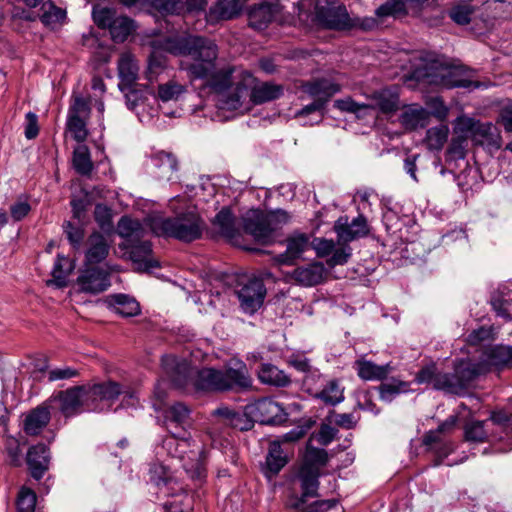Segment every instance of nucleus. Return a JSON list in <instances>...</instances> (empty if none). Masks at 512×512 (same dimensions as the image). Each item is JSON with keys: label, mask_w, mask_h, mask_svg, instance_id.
<instances>
[{"label": "nucleus", "mask_w": 512, "mask_h": 512, "mask_svg": "<svg viewBox=\"0 0 512 512\" xmlns=\"http://www.w3.org/2000/svg\"><path fill=\"white\" fill-rule=\"evenodd\" d=\"M164 49L174 55H182L180 68L191 80L205 79L218 94L222 110L248 111L251 104H262L279 98L283 88L269 82L256 83L249 72H242L237 81L231 71L217 67V46L209 39L185 35L165 40Z\"/></svg>", "instance_id": "f257e3e1"}, {"label": "nucleus", "mask_w": 512, "mask_h": 512, "mask_svg": "<svg viewBox=\"0 0 512 512\" xmlns=\"http://www.w3.org/2000/svg\"><path fill=\"white\" fill-rule=\"evenodd\" d=\"M134 213L141 211L143 218L136 215L130 218V262L137 272H150L159 268L154 257L149 232L158 237L174 238L182 242H192L202 236L205 223L194 211L179 213L173 217L151 214L152 203L139 199L134 203Z\"/></svg>", "instance_id": "f03ea898"}, {"label": "nucleus", "mask_w": 512, "mask_h": 512, "mask_svg": "<svg viewBox=\"0 0 512 512\" xmlns=\"http://www.w3.org/2000/svg\"><path fill=\"white\" fill-rule=\"evenodd\" d=\"M161 363L167 379L178 388H186L190 383L195 390L204 392L242 391L252 387L249 371L242 361L225 370L211 367L194 370L186 359L175 355L163 356Z\"/></svg>", "instance_id": "7ed1b4c3"}, {"label": "nucleus", "mask_w": 512, "mask_h": 512, "mask_svg": "<svg viewBox=\"0 0 512 512\" xmlns=\"http://www.w3.org/2000/svg\"><path fill=\"white\" fill-rule=\"evenodd\" d=\"M413 77L418 81L447 89L461 87L474 90L484 86L475 79L472 70L449 65L437 58L425 59V64L414 70Z\"/></svg>", "instance_id": "20e7f679"}, {"label": "nucleus", "mask_w": 512, "mask_h": 512, "mask_svg": "<svg viewBox=\"0 0 512 512\" xmlns=\"http://www.w3.org/2000/svg\"><path fill=\"white\" fill-rule=\"evenodd\" d=\"M371 103H358L350 96L334 101V107L341 112L351 113L358 119L373 117L377 108L384 114L393 113L398 110L400 97L397 86L384 87L374 91L367 97Z\"/></svg>", "instance_id": "39448f33"}, {"label": "nucleus", "mask_w": 512, "mask_h": 512, "mask_svg": "<svg viewBox=\"0 0 512 512\" xmlns=\"http://www.w3.org/2000/svg\"><path fill=\"white\" fill-rule=\"evenodd\" d=\"M289 221V215L283 210L269 214L259 211H250L243 219V228L255 240L266 244L271 241L273 233Z\"/></svg>", "instance_id": "423d86ee"}, {"label": "nucleus", "mask_w": 512, "mask_h": 512, "mask_svg": "<svg viewBox=\"0 0 512 512\" xmlns=\"http://www.w3.org/2000/svg\"><path fill=\"white\" fill-rule=\"evenodd\" d=\"M303 92L313 98V102L305 106L297 116L312 114L315 121L304 123V125L318 124L319 119L322 117L321 109L323 105L337 92L341 90L339 84L332 82L328 79H319L308 82L302 85Z\"/></svg>", "instance_id": "0eeeda50"}, {"label": "nucleus", "mask_w": 512, "mask_h": 512, "mask_svg": "<svg viewBox=\"0 0 512 512\" xmlns=\"http://www.w3.org/2000/svg\"><path fill=\"white\" fill-rule=\"evenodd\" d=\"M48 403L51 408L59 410L65 417L91 411L86 385L59 391L50 397Z\"/></svg>", "instance_id": "6e6552de"}, {"label": "nucleus", "mask_w": 512, "mask_h": 512, "mask_svg": "<svg viewBox=\"0 0 512 512\" xmlns=\"http://www.w3.org/2000/svg\"><path fill=\"white\" fill-rule=\"evenodd\" d=\"M93 20L99 28H108L115 43H123L128 39V17L119 15L114 8H94Z\"/></svg>", "instance_id": "1a4fd4ad"}, {"label": "nucleus", "mask_w": 512, "mask_h": 512, "mask_svg": "<svg viewBox=\"0 0 512 512\" xmlns=\"http://www.w3.org/2000/svg\"><path fill=\"white\" fill-rule=\"evenodd\" d=\"M315 16L320 24L330 29L342 30L352 26L346 7L327 0L315 1Z\"/></svg>", "instance_id": "9d476101"}, {"label": "nucleus", "mask_w": 512, "mask_h": 512, "mask_svg": "<svg viewBox=\"0 0 512 512\" xmlns=\"http://www.w3.org/2000/svg\"><path fill=\"white\" fill-rule=\"evenodd\" d=\"M86 388L90 410L99 412L108 409L122 393L121 385L114 381L86 385Z\"/></svg>", "instance_id": "9b49d317"}, {"label": "nucleus", "mask_w": 512, "mask_h": 512, "mask_svg": "<svg viewBox=\"0 0 512 512\" xmlns=\"http://www.w3.org/2000/svg\"><path fill=\"white\" fill-rule=\"evenodd\" d=\"M77 284L84 293H101L110 286L109 273L102 267L85 265L77 278Z\"/></svg>", "instance_id": "f8f14e48"}, {"label": "nucleus", "mask_w": 512, "mask_h": 512, "mask_svg": "<svg viewBox=\"0 0 512 512\" xmlns=\"http://www.w3.org/2000/svg\"><path fill=\"white\" fill-rule=\"evenodd\" d=\"M266 295V288L261 279H249L237 291L241 308L244 312L253 314L263 304Z\"/></svg>", "instance_id": "ddd939ff"}, {"label": "nucleus", "mask_w": 512, "mask_h": 512, "mask_svg": "<svg viewBox=\"0 0 512 512\" xmlns=\"http://www.w3.org/2000/svg\"><path fill=\"white\" fill-rule=\"evenodd\" d=\"M334 231L338 240L349 243L355 239L365 237L369 234V226L364 215L360 214L350 223L348 217H340L334 224Z\"/></svg>", "instance_id": "4468645a"}, {"label": "nucleus", "mask_w": 512, "mask_h": 512, "mask_svg": "<svg viewBox=\"0 0 512 512\" xmlns=\"http://www.w3.org/2000/svg\"><path fill=\"white\" fill-rule=\"evenodd\" d=\"M250 414L263 424H276L285 419L284 409L270 398H261L249 406Z\"/></svg>", "instance_id": "2eb2a0df"}, {"label": "nucleus", "mask_w": 512, "mask_h": 512, "mask_svg": "<svg viewBox=\"0 0 512 512\" xmlns=\"http://www.w3.org/2000/svg\"><path fill=\"white\" fill-rule=\"evenodd\" d=\"M297 477L300 481L302 494L300 497L295 496L288 501V506L294 509L305 504L308 498L318 495L320 471L300 467Z\"/></svg>", "instance_id": "dca6fc26"}, {"label": "nucleus", "mask_w": 512, "mask_h": 512, "mask_svg": "<svg viewBox=\"0 0 512 512\" xmlns=\"http://www.w3.org/2000/svg\"><path fill=\"white\" fill-rule=\"evenodd\" d=\"M281 9V5L277 2H263L255 5L248 13L249 25L256 30H263L269 23L278 20Z\"/></svg>", "instance_id": "f3484780"}, {"label": "nucleus", "mask_w": 512, "mask_h": 512, "mask_svg": "<svg viewBox=\"0 0 512 512\" xmlns=\"http://www.w3.org/2000/svg\"><path fill=\"white\" fill-rule=\"evenodd\" d=\"M482 360L487 364V372L512 368V346L494 345L486 347L481 353Z\"/></svg>", "instance_id": "a211bd4d"}, {"label": "nucleus", "mask_w": 512, "mask_h": 512, "mask_svg": "<svg viewBox=\"0 0 512 512\" xmlns=\"http://www.w3.org/2000/svg\"><path fill=\"white\" fill-rule=\"evenodd\" d=\"M286 251L277 255L275 261L282 265H292L309 247V237L297 233L286 239Z\"/></svg>", "instance_id": "6ab92c4d"}, {"label": "nucleus", "mask_w": 512, "mask_h": 512, "mask_svg": "<svg viewBox=\"0 0 512 512\" xmlns=\"http://www.w3.org/2000/svg\"><path fill=\"white\" fill-rule=\"evenodd\" d=\"M326 275V268L321 262H313L297 267L292 272V278L302 286H315L321 283Z\"/></svg>", "instance_id": "aec40b11"}, {"label": "nucleus", "mask_w": 512, "mask_h": 512, "mask_svg": "<svg viewBox=\"0 0 512 512\" xmlns=\"http://www.w3.org/2000/svg\"><path fill=\"white\" fill-rule=\"evenodd\" d=\"M151 161L156 169L154 174L159 179L169 181L179 169L178 160L171 152L164 150L156 151L151 155Z\"/></svg>", "instance_id": "412c9836"}, {"label": "nucleus", "mask_w": 512, "mask_h": 512, "mask_svg": "<svg viewBox=\"0 0 512 512\" xmlns=\"http://www.w3.org/2000/svg\"><path fill=\"white\" fill-rule=\"evenodd\" d=\"M27 464L31 476L36 480L41 479L49 464V450L47 446L44 444L32 446L27 453Z\"/></svg>", "instance_id": "4be33fe9"}, {"label": "nucleus", "mask_w": 512, "mask_h": 512, "mask_svg": "<svg viewBox=\"0 0 512 512\" xmlns=\"http://www.w3.org/2000/svg\"><path fill=\"white\" fill-rule=\"evenodd\" d=\"M353 367L359 378L365 381L384 380L392 371V367L389 363L377 365L364 358L357 359Z\"/></svg>", "instance_id": "5701e85b"}, {"label": "nucleus", "mask_w": 512, "mask_h": 512, "mask_svg": "<svg viewBox=\"0 0 512 512\" xmlns=\"http://www.w3.org/2000/svg\"><path fill=\"white\" fill-rule=\"evenodd\" d=\"M217 232L227 240L234 242L240 236V229L236 225V219L231 210L222 208L212 222Z\"/></svg>", "instance_id": "b1692460"}, {"label": "nucleus", "mask_w": 512, "mask_h": 512, "mask_svg": "<svg viewBox=\"0 0 512 512\" xmlns=\"http://www.w3.org/2000/svg\"><path fill=\"white\" fill-rule=\"evenodd\" d=\"M454 367L465 389L477 377L487 373V364L483 362L482 357L477 362L471 359L457 360L454 363Z\"/></svg>", "instance_id": "393cba45"}, {"label": "nucleus", "mask_w": 512, "mask_h": 512, "mask_svg": "<svg viewBox=\"0 0 512 512\" xmlns=\"http://www.w3.org/2000/svg\"><path fill=\"white\" fill-rule=\"evenodd\" d=\"M89 115L88 101L82 96H75L68 111L66 128H85Z\"/></svg>", "instance_id": "a878e982"}, {"label": "nucleus", "mask_w": 512, "mask_h": 512, "mask_svg": "<svg viewBox=\"0 0 512 512\" xmlns=\"http://www.w3.org/2000/svg\"><path fill=\"white\" fill-rule=\"evenodd\" d=\"M430 112L419 104H410L403 107L399 117L400 123L405 128H423L428 124Z\"/></svg>", "instance_id": "bb28decb"}, {"label": "nucleus", "mask_w": 512, "mask_h": 512, "mask_svg": "<svg viewBox=\"0 0 512 512\" xmlns=\"http://www.w3.org/2000/svg\"><path fill=\"white\" fill-rule=\"evenodd\" d=\"M257 376L261 383L274 387H287L291 383L289 375L270 363L261 364Z\"/></svg>", "instance_id": "cd10ccee"}, {"label": "nucleus", "mask_w": 512, "mask_h": 512, "mask_svg": "<svg viewBox=\"0 0 512 512\" xmlns=\"http://www.w3.org/2000/svg\"><path fill=\"white\" fill-rule=\"evenodd\" d=\"M51 418L48 406H38L25 418L24 431L28 435H38L47 426Z\"/></svg>", "instance_id": "c85d7f7f"}, {"label": "nucleus", "mask_w": 512, "mask_h": 512, "mask_svg": "<svg viewBox=\"0 0 512 512\" xmlns=\"http://www.w3.org/2000/svg\"><path fill=\"white\" fill-rule=\"evenodd\" d=\"M108 250L109 246L105 237L100 233H93L88 238L85 265L93 266V264L101 262L108 255Z\"/></svg>", "instance_id": "c756f323"}, {"label": "nucleus", "mask_w": 512, "mask_h": 512, "mask_svg": "<svg viewBox=\"0 0 512 512\" xmlns=\"http://www.w3.org/2000/svg\"><path fill=\"white\" fill-rule=\"evenodd\" d=\"M245 2L246 0H218L211 7L209 18L212 21L232 19L240 13Z\"/></svg>", "instance_id": "7c9ffc66"}, {"label": "nucleus", "mask_w": 512, "mask_h": 512, "mask_svg": "<svg viewBox=\"0 0 512 512\" xmlns=\"http://www.w3.org/2000/svg\"><path fill=\"white\" fill-rule=\"evenodd\" d=\"M163 416L164 424L168 430L173 427L184 430L190 416V409L185 404L177 402L165 409Z\"/></svg>", "instance_id": "2f4dec72"}, {"label": "nucleus", "mask_w": 512, "mask_h": 512, "mask_svg": "<svg viewBox=\"0 0 512 512\" xmlns=\"http://www.w3.org/2000/svg\"><path fill=\"white\" fill-rule=\"evenodd\" d=\"M196 451H191L195 459L184 460L183 467L191 479L202 483L206 476L207 471L205 467V451L203 447L197 446Z\"/></svg>", "instance_id": "473e14b6"}, {"label": "nucleus", "mask_w": 512, "mask_h": 512, "mask_svg": "<svg viewBox=\"0 0 512 512\" xmlns=\"http://www.w3.org/2000/svg\"><path fill=\"white\" fill-rule=\"evenodd\" d=\"M423 444L437 454L439 459L435 462V466L440 465L442 460L454 451L453 443L443 442L441 433L436 430H431L424 435Z\"/></svg>", "instance_id": "72a5a7b5"}, {"label": "nucleus", "mask_w": 512, "mask_h": 512, "mask_svg": "<svg viewBox=\"0 0 512 512\" xmlns=\"http://www.w3.org/2000/svg\"><path fill=\"white\" fill-rule=\"evenodd\" d=\"M470 132V138L475 145L482 146L489 151H496L502 146L500 130H465Z\"/></svg>", "instance_id": "f704fd0d"}, {"label": "nucleus", "mask_w": 512, "mask_h": 512, "mask_svg": "<svg viewBox=\"0 0 512 512\" xmlns=\"http://www.w3.org/2000/svg\"><path fill=\"white\" fill-rule=\"evenodd\" d=\"M41 13L38 19L49 28L62 24L66 18V11L57 7L52 1L43 2L40 8Z\"/></svg>", "instance_id": "c9c22d12"}, {"label": "nucleus", "mask_w": 512, "mask_h": 512, "mask_svg": "<svg viewBox=\"0 0 512 512\" xmlns=\"http://www.w3.org/2000/svg\"><path fill=\"white\" fill-rule=\"evenodd\" d=\"M288 458L284 454L279 441H272L266 456V466L269 472L277 474L287 464Z\"/></svg>", "instance_id": "e433bc0d"}, {"label": "nucleus", "mask_w": 512, "mask_h": 512, "mask_svg": "<svg viewBox=\"0 0 512 512\" xmlns=\"http://www.w3.org/2000/svg\"><path fill=\"white\" fill-rule=\"evenodd\" d=\"M488 421L471 420L464 426V437L467 442L483 443L488 440Z\"/></svg>", "instance_id": "4c0bfd02"}, {"label": "nucleus", "mask_w": 512, "mask_h": 512, "mask_svg": "<svg viewBox=\"0 0 512 512\" xmlns=\"http://www.w3.org/2000/svg\"><path fill=\"white\" fill-rule=\"evenodd\" d=\"M328 462V453L322 448L307 445L303 458L302 468L320 471Z\"/></svg>", "instance_id": "58836bf2"}, {"label": "nucleus", "mask_w": 512, "mask_h": 512, "mask_svg": "<svg viewBox=\"0 0 512 512\" xmlns=\"http://www.w3.org/2000/svg\"><path fill=\"white\" fill-rule=\"evenodd\" d=\"M434 389L455 394L465 390L455 370L452 373H438L435 379Z\"/></svg>", "instance_id": "ea45409f"}, {"label": "nucleus", "mask_w": 512, "mask_h": 512, "mask_svg": "<svg viewBox=\"0 0 512 512\" xmlns=\"http://www.w3.org/2000/svg\"><path fill=\"white\" fill-rule=\"evenodd\" d=\"M325 404L335 406L344 400V389L337 380H330L326 386L319 390L316 397Z\"/></svg>", "instance_id": "a19ab883"}, {"label": "nucleus", "mask_w": 512, "mask_h": 512, "mask_svg": "<svg viewBox=\"0 0 512 512\" xmlns=\"http://www.w3.org/2000/svg\"><path fill=\"white\" fill-rule=\"evenodd\" d=\"M460 134L454 136L446 152L447 161H457L464 159L466 156V147L470 132L460 130Z\"/></svg>", "instance_id": "79ce46f5"}, {"label": "nucleus", "mask_w": 512, "mask_h": 512, "mask_svg": "<svg viewBox=\"0 0 512 512\" xmlns=\"http://www.w3.org/2000/svg\"><path fill=\"white\" fill-rule=\"evenodd\" d=\"M74 269V265L68 258L58 255L52 269L53 282L58 287H64L67 284V277Z\"/></svg>", "instance_id": "37998d69"}, {"label": "nucleus", "mask_w": 512, "mask_h": 512, "mask_svg": "<svg viewBox=\"0 0 512 512\" xmlns=\"http://www.w3.org/2000/svg\"><path fill=\"white\" fill-rule=\"evenodd\" d=\"M409 391V383L392 378L379 386L380 398L384 401H391L396 395Z\"/></svg>", "instance_id": "c03bdc74"}, {"label": "nucleus", "mask_w": 512, "mask_h": 512, "mask_svg": "<svg viewBox=\"0 0 512 512\" xmlns=\"http://www.w3.org/2000/svg\"><path fill=\"white\" fill-rule=\"evenodd\" d=\"M185 92L186 86L173 79L158 86V98L163 102L177 101Z\"/></svg>", "instance_id": "a18cd8bd"}, {"label": "nucleus", "mask_w": 512, "mask_h": 512, "mask_svg": "<svg viewBox=\"0 0 512 512\" xmlns=\"http://www.w3.org/2000/svg\"><path fill=\"white\" fill-rule=\"evenodd\" d=\"M73 165L75 170L81 175H89L91 173L93 164L86 146L80 145L75 149Z\"/></svg>", "instance_id": "49530a36"}, {"label": "nucleus", "mask_w": 512, "mask_h": 512, "mask_svg": "<svg viewBox=\"0 0 512 512\" xmlns=\"http://www.w3.org/2000/svg\"><path fill=\"white\" fill-rule=\"evenodd\" d=\"M136 3L149 5L161 14H173L180 9L179 0H130V6Z\"/></svg>", "instance_id": "de8ad7c7"}, {"label": "nucleus", "mask_w": 512, "mask_h": 512, "mask_svg": "<svg viewBox=\"0 0 512 512\" xmlns=\"http://www.w3.org/2000/svg\"><path fill=\"white\" fill-rule=\"evenodd\" d=\"M36 501L37 496L32 489L21 487L16 500L17 512H35Z\"/></svg>", "instance_id": "09e8293b"}, {"label": "nucleus", "mask_w": 512, "mask_h": 512, "mask_svg": "<svg viewBox=\"0 0 512 512\" xmlns=\"http://www.w3.org/2000/svg\"><path fill=\"white\" fill-rule=\"evenodd\" d=\"M449 130H426L423 142L427 149L431 151H439L447 142Z\"/></svg>", "instance_id": "8fccbe9b"}, {"label": "nucleus", "mask_w": 512, "mask_h": 512, "mask_svg": "<svg viewBox=\"0 0 512 512\" xmlns=\"http://www.w3.org/2000/svg\"><path fill=\"white\" fill-rule=\"evenodd\" d=\"M405 1L404 0H387L384 4H382L380 7L376 10V15L379 17H385V16H401L406 14V7H405Z\"/></svg>", "instance_id": "3c124183"}, {"label": "nucleus", "mask_w": 512, "mask_h": 512, "mask_svg": "<svg viewBox=\"0 0 512 512\" xmlns=\"http://www.w3.org/2000/svg\"><path fill=\"white\" fill-rule=\"evenodd\" d=\"M322 375L317 368L312 367L309 372L304 374L302 379L303 387L307 393L316 397L321 387Z\"/></svg>", "instance_id": "603ef678"}, {"label": "nucleus", "mask_w": 512, "mask_h": 512, "mask_svg": "<svg viewBox=\"0 0 512 512\" xmlns=\"http://www.w3.org/2000/svg\"><path fill=\"white\" fill-rule=\"evenodd\" d=\"M119 90L123 93L128 104V53H123L118 61Z\"/></svg>", "instance_id": "864d4df0"}, {"label": "nucleus", "mask_w": 512, "mask_h": 512, "mask_svg": "<svg viewBox=\"0 0 512 512\" xmlns=\"http://www.w3.org/2000/svg\"><path fill=\"white\" fill-rule=\"evenodd\" d=\"M351 255L352 248L348 245V243H344L343 246L337 249L334 248V251L331 253V257L327 259V265L329 267L344 265L348 262Z\"/></svg>", "instance_id": "5fc2aeb1"}, {"label": "nucleus", "mask_w": 512, "mask_h": 512, "mask_svg": "<svg viewBox=\"0 0 512 512\" xmlns=\"http://www.w3.org/2000/svg\"><path fill=\"white\" fill-rule=\"evenodd\" d=\"M473 8L469 5H458L449 11L450 18L459 25H466L471 21Z\"/></svg>", "instance_id": "6e6d98bb"}, {"label": "nucleus", "mask_w": 512, "mask_h": 512, "mask_svg": "<svg viewBox=\"0 0 512 512\" xmlns=\"http://www.w3.org/2000/svg\"><path fill=\"white\" fill-rule=\"evenodd\" d=\"M9 463L18 466L21 463V450L18 441L13 437H8L5 443Z\"/></svg>", "instance_id": "4d7b16f0"}, {"label": "nucleus", "mask_w": 512, "mask_h": 512, "mask_svg": "<svg viewBox=\"0 0 512 512\" xmlns=\"http://www.w3.org/2000/svg\"><path fill=\"white\" fill-rule=\"evenodd\" d=\"M426 105L431 109V114L443 121L448 117V108L439 97H431L426 101Z\"/></svg>", "instance_id": "13d9d810"}, {"label": "nucleus", "mask_w": 512, "mask_h": 512, "mask_svg": "<svg viewBox=\"0 0 512 512\" xmlns=\"http://www.w3.org/2000/svg\"><path fill=\"white\" fill-rule=\"evenodd\" d=\"M94 216L96 222L103 230H107L112 226L111 210L107 206L102 204L96 205Z\"/></svg>", "instance_id": "bf43d9fd"}, {"label": "nucleus", "mask_w": 512, "mask_h": 512, "mask_svg": "<svg viewBox=\"0 0 512 512\" xmlns=\"http://www.w3.org/2000/svg\"><path fill=\"white\" fill-rule=\"evenodd\" d=\"M64 231L69 242L76 248H79L84 238V231L81 227L74 226L71 222L64 224Z\"/></svg>", "instance_id": "052dcab7"}, {"label": "nucleus", "mask_w": 512, "mask_h": 512, "mask_svg": "<svg viewBox=\"0 0 512 512\" xmlns=\"http://www.w3.org/2000/svg\"><path fill=\"white\" fill-rule=\"evenodd\" d=\"M336 433L337 430L331 425L322 424L314 437L320 445L327 446L334 440Z\"/></svg>", "instance_id": "680f3d73"}, {"label": "nucleus", "mask_w": 512, "mask_h": 512, "mask_svg": "<svg viewBox=\"0 0 512 512\" xmlns=\"http://www.w3.org/2000/svg\"><path fill=\"white\" fill-rule=\"evenodd\" d=\"M287 364L303 374L309 372L310 369L313 367L310 364V360L304 355L300 354H292L291 356H289V358L287 359Z\"/></svg>", "instance_id": "e2e57ef3"}, {"label": "nucleus", "mask_w": 512, "mask_h": 512, "mask_svg": "<svg viewBox=\"0 0 512 512\" xmlns=\"http://www.w3.org/2000/svg\"><path fill=\"white\" fill-rule=\"evenodd\" d=\"M31 210L30 204L26 200H18L10 207V213L15 221H20L28 215Z\"/></svg>", "instance_id": "0e129e2a"}, {"label": "nucleus", "mask_w": 512, "mask_h": 512, "mask_svg": "<svg viewBox=\"0 0 512 512\" xmlns=\"http://www.w3.org/2000/svg\"><path fill=\"white\" fill-rule=\"evenodd\" d=\"M78 375V371L71 367H63L52 369L48 372L49 381H57L64 380L76 377Z\"/></svg>", "instance_id": "69168bd1"}, {"label": "nucleus", "mask_w": 512, "mask_h": 512, "mask_svg": "<svg viewBox=\"0 0 512 512\" xmlns=\"http://www.w3.org/2000/svg\"><path fill=\"white\" fill-rule=\"evenodd\" d=\"M512 414L507 415L503 411L493 412L490 416V419L487 420L488 424L492 423L495 425H498L502 427L505 430H511L512 431Z\"/></svg>", "instance_id": "338daca9"}, {"label": "nucleus", "mask_w": 512, "mask_h": 512, "mask_svg": "<svg viewBox=\"0 0 512 512\" xmlns=\"http://www.w3.org/2000/svg\"><path fill=\"white\" fill-rule=\"evenodd\" d=\"M491 334L492 330L490 328L481 326L468 335L467 342L471 345H478L482 341L489 339Z\"/></svg>", "instance_id": "774afa93"}]
</instances>
